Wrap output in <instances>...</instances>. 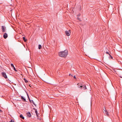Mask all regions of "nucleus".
Wrapping results in <instances>:
<instances>
[{
	"mask_svg": "<svg viewBox=\"0 0 122 122\" xmlns=\"http://www.w3.org/2000/svg\"><path fill=\"white\" fill-rule=\"evenodd\" d=\"M59 55L61 57H66L68 54V51L65 50L64 51H61L59 53Z\"/></svg>",
	"mask_w": 122,
	"mask_h": 122,
	"instance_id": "nucleus-1",
	"label": "nucleus"
},
{
	"mask_svg": "<svg viewBox=\"0 0 122 122\" xmlns=\"http://www.w3.org/2000/svg\"><path fill=\"white\" fill-rule=\"evenodd\" d=\"M78 87L79 88H80L81 89H83L84 90H85L86 89V86L85 85L83 86L81 85L80 86L78 85Z\"/></svg>",
	"mask_w": 122,
	"mask_h": 122,
	"instance_id": "nucleus-2",
	"label": "nucleus"
},
{
	"mask_svg": "<svg viewBox=\"0 0 122 122\" xmlns=\"http://www.w3.org/2000/svg\"><path fill=\"white\" fill-rule=\"evenodd\" d=\"M103 112L106 116H109V114L108 112L106 109H105V110H104V111H103Z\"/></svg>",
	"mask_w": 122,
	"mask_h": 122,
	"instance_id": "nucleus-3",
	"label": "nucleus"
},
{
	"mask_svg": "<svg viewBox=\"0 0 122 122\" xmlns=\"http://www.w3.org/2000/svg\"><path fill=\"white\" fill-rule=\"evenodd\" d=\"M1 74L4 77L5 79H7V76L5 72H2L1 73Z\"/></svg>",
	"mask_w": 122,
	"mask_h": 122,
	"instance_id": "nucleus-4",
	"label": "nucleus"
},
{
	"mask_svg": "<svg viewBox=\"0 0 122 122\" xmlns=\"http://www.w3.org/2000/svg\"><path fill=\"white\" fill-rule=\"evenodd\" d=\"M65 34L67 36H69L71 34V31L70 30L69 31H65Z\"/></svg>",
	"mask_w": 122,
	"mask_h": 122,
	"instance_id": "nucleus-5",
	"label": "nucleus"
},
{
	"mask_svg": "<svg viewBox=\"0 0 122 122\" xmlns=\"http://www.w3.org/2000/svg\"><path fill=\"white\" fill-rule=\"evenodd\" d=\"M1 29L3 32H4L6 31V27L4 26H2Z\"/></svg>",
	"mask_w": 122,
	"mask_h": 122,
	"instance_id": "nucleus-6",
	"label": "nucleus"
},
{
	"mask_svg": "<svg viewBox=\"0 0 122 122\" xmlns=\"http://www.w3.org/2000/svg\"><path fill=\"white\" fill-rule=\"evenodd\" d=\"M27 117H31V114L29 112H27L26 113Z\"/></svg>",
	"mask_w": 122,
	"mask_h": 122,
	"instance_id": "nucleus-7",
	"label": "nucleus"
},
{
	"mask_svg": "<svg viewBox=\"0 0 122 122\" xmlns=\"http://www.w3.org/2000/svg\"><path fill=\"white\" fill-rule=\"evenodd\" d=\"M8 36L7 34L6 33H5L3 35L4 38L5 39H6Z\"/></svg>",
	"mask_w": 122,
	"mask_h": 122,
	"instance_id": "nucleus-8",
	"label": "nucleus"
},
{
	"mask_svg": "<svg viewBox=\"0 0 122 122\" xmlns=\"http://www.w3.org/2000/svg\"><path fill=\"white\" fill-rule=\"evenodd\" d=\"M35 112L36 115V116L37 117L38 116V114L37 113V110L36 109H35Z\"/></svg>",
	"mask_w": 122,
	"mask_h": 122,
	"instance_id": "nucleus-9",
	"label": "nucleus"
},
{
	"mask_svg": "<svg viewBox=\"0 0 122 122\" xmlns=\"http://www.w3.org/2000/svg\"><path fill=\"white\" fill-rule=\"evenodd\" d=\"M21 99H22L23 101L24 102H26V100L25 98L23 97V96H21Z\"/></svg>",
	"mask_w": 122,
	"mask_h": 122,
	"instance_id": "nucleus-10",
	"label": "nucleus"
},
{
	"mask_svg": "<svg viewBox=\"0 0 122 122\" xmlns=\"http://www.w3.org/2000/svg\"><path fill=\"white\" fill-rule=\"evenodd\" d=\"M20 117L21 118H22V119H24V117L23 116V115L22 114H21L20 115Z\"/></svg>",
	"mask_w": 122,
	"mask_h": 122,
	"instance_id": "nucleus-11",
	"label": "nucleus"
},
{
	"mask_svg": "<svg viewBox=\"0 0 122 122\" xmlns=\"http://www.w3.org/2000/svg\"><path fill=\"white\" fill-rule=\"evenodd\" d=\"M41 45H39L38 49H40L41 48Z\"/></svg>",
	"mask_w": 122,
	"mask_h": 122,
	"instance_id": "nucleus-12",
	"label": "nucleus"
},
{
	"mask_svg": "<svg viewBox=\"0 0 122 122\" xmlns=\"http://www.w3.org/2000/svg\"><path fill=\"white\" fill-rule=\"evenodd\" d=\"M23 40L25 42L27 40L26 39H25V38L24 37H23Z\"/></svg>",
	"mask_w": 122,
	"mask_h": 122,
	"instance_id": "nucleus-13",
	"label": "nucleus"
},
{
	"mask_svg": "<svg viewBox=\"0 0 122 122\" xmlns=\"http://www.w3.org/2000/svg\"><path fill=\"white\" fill-rule=\"evenodd\" d=\"M31 102H32L33 103V104L34 105H35V106H36V105L35 104L34 102V101L33 100H31V101H30Z\"/></svg>",
	"mask_w": 122,
	"mask_h": 122,
	"instance_id": "nucleus-14",
	"label": "nucleus"
},
{
	"mask_svg": "<svg viewBox=\"0 0 122 122\" xmlns=\"http://www.w3.org/2000/svg\"><path fill=\"white\" fill-rule=\"evenodd\" d=\"M10 65L12 67H14V66L13 64H11Z\"/></svg>",
	"mask_w": 122,
	"mask_h": 122,
	"instance_id": "nucleus-15",
	"label": "nucleus"
},
{
	"mask_svg": "<svg viewBox=\"0 0 122 122\" xmlns=\"http://www.w3.org/2000/svg\"><path fill=\"white\" fill-rule=\"evenodd\" d=\"M14 70L15 71H17V70L15 69V67H13Z\"/></svg>",
	"mask_w": 122,
	"mask_h": 122,
	"instance_id": "nucleus-16",
	"label": "nucleus"
},
{
	"mask_svg": "<svg viewBox=\"0 0 122 122\" xmlns=\"http://www.w3.org/2000/svg\"><path fill=\"white\" fill-rule=\"evenodd\" d=\"M24 79L25 80V82L26 83H27V82H28V81L27 80H26V79H25V78H24Z\"/></svg>",
	"mask_w": 122,
	"mask_h": 122,
	"instance_id": "nucleus-17",
	"label": "nucleus"
},
{
	"mask_svg": "<svg viewBox=\"0 0 122 122\" xmlns=\"http://www.w3.org/2000/svg\"><path fill=\"white\" fill-rule=\"evenodd\" d=\"M27 96H28V98H29V101H30V98H29V96H28V94H27Z\"/></svg>",
	"mask_w": 122,
	"mask_h": 122,
	"instance_id": "nucleus-18",
	"label": "nucleus"
},
{
	"mask_svg": "<svg viewBox=\"0 0 122 122\" xmlns=\"http://www.w3.org/2000/svg\"><path fill=\"white\" fill-rule=\"evenodd\" d=\"M77 20H80V18H79L77 17Z\"/></svg>",
	"mask_w": 122,
	"mask_h": 122,
	"instance_id": "nucleus-19",
	"label": "nucleus"
},
{
	"mask_svg": "<svg viewBox=\"0 0 122 122\" xmlns=\"http://www.w3.org/2000/svg\"><path fill=\"white\" fill-rule=\"evenodd\" d=\"M106 53L107 54H108L109 55H110V54H109V53L108 52H106Z\"/></svg>",
	"mask_w": 122,
	"mask_h": 122,
	"instance_id": "nucleus-20",
	"label": "nucleus"
},
{
	"mask_svg": "<svg viewBox=\"0 0 122 122\" xmlns=\"http://www.w3.org/2000/svg\"><path fill=\"white\" fill-rule=\"evenodd\" d=\"M109 56H110V57H111V58L112 59L113 58V57L112 56H111L110 55Z\"/></svg>",
	"mask_w": 122,
	"mask_h": 122,
	"instance_id": "nucleus-21",
	"label": "nucleus"
},
{
	"mask_svg": "<svg viewBox=\"0 0 122 122\" xmlns=\"http://www.w3.org/2000/svg\"><path fill=\"white\" fill-rule=\"evenodd\" d=\"M10 122H14V121L12 120H11L10 121Z\"/></svg>",
	"mask_w": 122,
	"mask_h": 122,
	"instance_id": "nucleus-22",
	"label": "nucleus"
},
{
	"mask_svg": "<svg viewBox=\"0 0 122 122\" xmlns=\"http://www.w3.org/2000/svg\"><path fill=\"white\" fill-rule=\"evenodd\" d=\"M69 76H73L72 75H71V74H69Z\"/></svg>",
	"mask_w": 122,
	"mask_h": 122,
	"instance_id": "nucleus-23",
	"label": "nucleus"
},
{
	"mask_svg": "<svg viewBox=\"0 0 122 122\" xmlns=\"http://www.w3.org/2000/svg\"><path fill=\"white\" fill-rule=\"evenodd\" d=\"M74 78H76V76H74Z\"/></svg>",
	"mask_w": 122,
	"mask_h": 122,
	"instance_id": "nucleus-24",
	"label": "nucleus"
},
{
	"mask_svg": "<svg viewBox=\"0 0 122 122\" xmlns=\"http://www.w3.org/2000/svg\"><path fill=\"white\" fill-rule=\"evenodd\" d=\"M105 109H106L105 107L104 108V109H103V110H104L103 111H104V110H105Z\"/></svg>",
	"mask_w": 122,
	"mask_h": 122,
	"instance_id": "nucleus-25",
	"label": "nucleus"
},
{
	"mask_svg": "<svg viewBox=\"0 0 122 122\" xmlns=\"http://www.w3.org/2000/svg\"><path fill=\"white\" fill-rule=\"evenodd\" d=\"M2 112V111L0 109V112Z\"/></svg>",
	"mask_w": 122,
	"mask_h": 122,
	"instance_id": "nucleus-26",
	"label": "nucleus"
},
{
	"mask_svg": "<svg viewBox=\"0 0 122 122\" xmlns=\"http://www.w3.org/2000/svg\"><path fill=\"white\" fill-rule=\"evenodd\" d=\"M80 16V14H79L78 15V16Z\"/></svg>",
	"mask_w": 122,
	"mask_h": 122,
	"instance_id": "nucleus-27",
	"label": "nucleus"
}]
</instances>
